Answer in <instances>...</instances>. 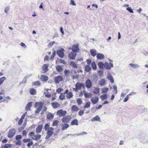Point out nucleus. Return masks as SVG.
<instances>
[{
    "mask_svg": "<svg viewBox=\"0 0 148 148\" xmlns=\"http://www.w3.org/2000/svg\"><path fill=\"white\" fill-rule=\"evenodd\" d=\"M99 92V89L98 88H95L93 91V92L96 94H98Z\"/></svg>",
    "mask_w": 148,
    "mask_h": 148,
    "instance_id": "30",
    "label": "nucleus"
},
{
    "mask_svg": "<svg viewBox=\"0 0 148 148\" xmlns=\"http://www.w3.org/2000/svg\"><path fill=\"white\" fill-rule=\"evenodd\" d=\"M32 102H30L28 103L27 104L25 107L26 110H27L29 109H30V108L32 106Z\"/></svg>",
    "mask_w": 148,
    "mask_h": 148,
    "instance_id": "31",
    "label": "nucleus"
},
{
    "mask_svg": "<svg viewBox=\"0 0 148 148\" xmlns=\"http://www.w3.org/2000/svg\"><path fill=\"white\" fill-rule=\"evenodd\" d=\"M16 132V130L13 128L10 130L8 133V136L9 138H12L15 135Z\"/></svg>",
    "mask_w": 148,
    "mask_h": 148,
    "instance_id": "4",
    "label": "nucleus"
},
{
    "mask_svg": "<svg viewBox=\"0 0 148 148\" xmlns=\"http://www.w3.org/2000/svg\"><path fill=\"white\" fill-rule=\"evenodd\" d=\"M129 97L127 95L126 97L123 100L124 102H127L129 99Z\"/></svg>",
    "mask_w": 148,
    "mask_h": 148,
    "instance_id": "58",
    "label": "nucleus"
},
{
    "mask_svg": "<svg viewBox=\"0 0 148 148\" xmlns=\"http://www.w3.org/2000/svg\"><path fill=\"white\" fill-rule=\"evenodd\" d=\"M71 125H78L77 120L76 119L73 120L71 123Z\"/></svg>",
    "mask_w": 148,
    "mask_h": 148,
    "instance_id": "32",
    "label": "nucleus"
},
{
    "mask_svg": "<svg viewBox=\"0 0 148 148\" xmlns=\"http://www.w3.org/2000/svg\"><path fill=\"white\" fill-rule=\"evenodd\" d=\"M85 97L86 98L91 97L92 96V94L91 93H85L84 95Z\"/></svg>",
    "mask_w": 148,
    "mask_h": 148,
    "instance_id": "35",
    "label": "nucleus"
},
{
    "mask_svg": "<svg viewBox=\"0 0 148 148\" xmlns=\"http://www.w3.org/2000/svg\"><path fill=\"white\" fill-rule=\"evenodd\" d=\"M63 90V89L62 88H58L56 90V92L58 93H60L61 91Z\"/></svg>",
    "mask_w": 148,
    "mask_h": 148,
    "instance_id": "55",
    "label": "nucleus"
},
{
    "mask_svg": "<svg viewBox=\"0 0 148 148\" xmlns=\"http://www.w3.org/2000/svg\"><path fill=\"white\" fill-rule=\"evenodd\" d=\"M84 113V110H80L78 112V114L80 116H82Z\"/></svg>",
    "mask_w": 148,
    "mask_h": 148,
    "instance_id": "56",
    "label": "nucleus"
},
{
    "mask_svg": "<svg viewBox=\"0 0 148 148\" xmlns=\"http://www.w3.org/2000/svg\"><path fill=\"white\" fill-rule=\"evenodd\" d=\"M107 78L108 80L110 81L112 83H113L114 82V80L113 77L111 75H108L107 76Z\"/></svg>",
    "mask_w": 148,
    "mask_h": 148,
    "instance_id": "28",
    "label": "nucleus"
},
{
    "mask_svg": "<svg viewBox=\"0 0 148 148\" xmlns=\"http://www.w3.org/2000/svg\"><path fill=\"white\" fill-rule=\"evenodd\" d=\"M55 43V41H53L50 42L48 45V47H51Z\"/></svg>",
    "mask_w": 148,
    "mask_h": 148,
    "instance_id": "46",
    "label": "nucleus"
},
{
    "mask_svg": "<svg viewBox=\"0 0 148 148\" xmlns=\"http://www.w3.org/2000/svg\"><path fill=\"white\" fill-rule=\"evenodd\" d=\"M106 82L105 80L104 79H101L100 81L99 82V83L100 85L101 86H104Z\"/></svg>",
    "mask_w": 148,
    "mask_h": 148,
    "instance_id": "37",
    "label": "nucleus"
},
{
    "mask_svg": "<svg viewBox=\"0 0 148 148\" xmlns=\"http://www.w3.org/2000/svg\"><path fill=\"white\" fill-rule=\"evenodd\" d=\"M100 118L98 115H97L95 117H93L91 119V121L92 122H93L95 121H100Z\"/></svg>",
    "mask_w": 148,
    "mask_h": 148,
    "instance_id": "22",
    "label": "nucleus"
},
{
    "mask_svg": "<svg viewBox=\"0 0 148 148\" xmlns=\"http://www.w3.org/2000/svg\"><path fill=\"white\" fill-rule=\"evenodd\" d=\"M56 70L59 72H62L63 70V68L60 65H58L56 67Z\"/></svg>",
    "mask_w": 148,
    "mask_h": 148,
    "instance_id": "33",
    "label": "nucleus"
},
{
    "mask_svg": "<svg viewBox=\"0 0 148 148\" xmlns=\"http://www.w3.org/2000/svg\"><path fill=\"white\" fill-rule=\"evenodd\" d=\"M100 98L101 99L102 101H103L104 100L107 99L108 98V96L107 94H104L101 95L100 97Z\"/></svg>",
    "mask_w": 148,
    "mask_h": 148,
    "instance_id": "24",
    "label": "nucleus"
},
{
    "mask_svg": "<svg viewBox=\"0 0 148 148\" xmlns=\"http://www.w3.org/2000/svg\"><path fill=\"white\" fill-rule=\"evenodd\" d=\"M76 56V53L73 51L70 53L68 57L70 59L74 60L75 59Z\"/></svg>",
    "mask_w": 148,
    "mask_h": 148,
    "instance_id": "10",
    "label": "nucleus"
},
{
    "mask_svg": "<svg viewBox=\"0 0 148 148\" xmlns=\"http://www.w3.org/2000/svg\"><path fill=\"white\" fill-rule=\"evenodd\" d=\"M129 65L130 67L134 69H138L140 67L139 64H137L130 63Z\"/></svg>",
    "mask_w": 148,
    "mask_h": 148,
    "instance_id": "11",
    "label": "nucleus"
},
{
    "mask_svg": "<svg viewBox=\"0 0 148 148\" xmlns=\"http://www.w3.org/2000/svg\"><path fill=\"white\" fill-rule=\"evenodd\" d=\"M126 9L129 12H130L131 13H133V11L132 9V8L131 7H127L126 8Z\"/></svg>",
    "mask_w": 148,
    "mask_h": 148,
    "instance_id": "52",
    "label": "nucleus"
},
{
    "mask_svg": "<svg viewBox=\"0 0 148 148\" xmlns=\"http://www.w3.org/2000/svg\"><path fill=\"white\" fill-rule=\"evenodd\" d=\"M64 51L63 49L58 50L57 51V54L60 57L62 58L64 56Z\"/></svg>",
    "mask_w": 148,
    "mask_h": 148,
    "instance_id": "6",
    "label": "nucleus"
},
{
    "mask_svg": "<svg viewBox=\"0 0 148 148\" xmlns=\"http://www.w3.org/2000/svg\"><path fill=\"white\" fill-rule=\"evenodd\" d=\"M87 63L88 65H90L91 63V61L90 59H87L86 60Z\"/></svg>",
    "mask_w": 148,
    "mask_h": 148,
    "instance_id": "64",
    "label": "nucleus"
},
{
    "mask_svg": "<svg viewBox=\"0 0 148 148\" xmlns=\"http://www.w3.org/2000/svg\"><path fill=\"white\" fill-rule=\"evenodd\" d=\"M70 4L73 5H76L74 0H71Z\"/></svg>",
    "mask_w": 148,
    "mask_h": 148,
    "instance_id": "59",
    "label": "nucleus"
},
{
    "mask_svg": "<svg viewBox=\"0 0 148 148\" xmlns=\"http://www.w3.org/2000/svg\"><path fill=\"white\" fill-rule=\"evenodd\" d=\"M9 9L10 8L9 7H6L5 9L4 12H5L7 13V12L9 10Z\"/></svg>",
    "mask_w": 148,
    "mask_h": 148,
    "instance_id": "57",
    "label": "nucleus"
},
{
    "mask_svg": "<svg viewBox=\"0 0 148 148\" xmlns=\"http://www.w3.org/2000/svg\"><path fill=\"white\" fill-rule=\"evenodd\" d=\"M22 141L21 140H19L17 141L15 144L16 145L21 146Z\"/></svg>",
    "mask_w": 148,
    "mask_h": 148,
    "instance_id": "54",
    "label": "nucleus"
},
{
    "mask_svg": "<svg viewBox=\"0 0 148 148\" xmlns=\"http://www.w3.org/2000/svg\"><path fill=\"white\" fill-rule=\"evenodd\" d=\"M22 137V136L21 135H17V136H16V139L17 140H19V139H21V138Z\"/></svg>",
    "mask_w": 148,
    "mask_h": 148,
    "instance_id": "50",
    "label": "nucleus"
},
{
    "mask_svg": "<svg viewBox=\"0 0 148 148\" xmlns=\"http://www.w3.org/2000/svg\"><path fill=\"white\" fill-rule=\"evenodd\" d=\"M92 85L91 81L90 80H87L86 82V86L87 88H90Z\"/></svg>",
    "mask_w": 148,
    "mask_h": 148,
    "instance_id": "17",
    "label": "nucleus"
},
{
    "mask_svg": "<svg viewBox=\"0 0 148 148\" xmlns=\"http://www.w3.org/2000/svg\"><path fill=\"white\" fill-rule=\"evenodd\" d=\"M75 89L77 91L78 90H80L81 89L82 87L84 86V85L82 83H81L79 82H77L75 84Z\"/></svg>",
    "mask_w": 148,
    "mask_h": 148,
    "instance_id": "9",
    "label": "nucleus"
},
{
    "mask_svg": "<svg viewBox=\"0 0 148 148\" xmlns=\"http://www.w3.org/2000/svg\"><path fill=\"white\" fill-rule=\"evenodd\" d=\"M43 103L41 102H36L34 105L35 108H37V109L35 111L36 113H39L43 108Z\"/></svg>",
    "mask_w": 148,
    "mask_h": 148,
    "instance_id": "1",
    "label": "nucleus"
},
{
    "mask_svg": "<svg viewBox=\"0 0 148 148\" xmlns=\"http://www.w3.org/2000/svg\"><path fill=\"white\" fill-rule=\"evenodd\" d=\"M97 58L99 60H102L104 59V55L101 53H98L97 55Z\"/></svg>",
    "mask_w": 148,
    "mask_h": 148,
    "instance_id": "20",
    "label": "nucleus"
},
{
    "mask_svg": "<svg viewBox=\"0 0 148 148\" xmlns=\"http://www.w3.org/2000/svg\"><path fill=\"white\" fill-rule=\"evenodd\" d=\"M108 88H103L101 90V92L103 94L106 93L108 92Z\"/></svg>",
    "mask_w": 148,
    "mask_h": 148,
    "instance_id": "39",
    "label": "nucleus"
},
{
    "mask_svg": "<svg viewBox=\"0 0 148 148\" xmlns=\"http://www.w3.org/2000/svg\"><path fill=\"white\" fill-rule=\"evenodd\" d=\"M49 65L48 64H44L43 66L42 69L44 71V73H45L47 72L49 70L48 67Z\"/></svg>",
    "mask_w": 148,
    "mask_h": 148,
    "instance_id": "19",
    "label": "nucleus"
},
{
    "mask_svg": "<svg viewBox=\"0 0 148 148\" xmlns=\"http://www.w3.org/2000/svg\"><path fill=\"white\" fill-rule=\"evenodd\" d=\"M136 94V93L134 92H132L131 93H130L129 94L127 95L129 97L131 95H133Z\"/></svg>",
    "mask_w": 148,
    "mask_h": 148,
    "instance_id": "63",
    "label": "nucleus"
},
{
    "mask_svg": "<svg viewBox=\"0 0 148 148\" xmlns=\"http://www.w3.org/2000/svg\"><path fill=\"white\" fill-rule=\"evenodd\" d=\"M29 92L32 95H35L36 94V90L35 89L32 88L30 89Z\"/></svg>",
    "mask_w": 148,
    "mask_h": 148,
    "instance_id": "25",
    "label": "nucleus"
},
{
    "mask_svg": "<svg viewBox=\"0 0 148 148\" xmlns=\"http://www.w3.org/2000/svg\"><path fill=\"white\" fill-rule=\"evenodd\" d=\"M70 65L74 68L77 67V64L75 62L72 61L70 62Z\"/></svg>",
    "mask_w": 148,
    "mask_h": 148,
    "instance_id": "40",
    "label": "nucleus"
},
{
    "mask_svg": "<svg viewBox=\"0 0 148 148\" xmlns=\"http://www.w3.org/2000/svg\"><path fill=\"white\" fill-rule=\"evenodd\" d=\"M50 127H49V125L48 123H47L46 124L44 128L45 130H48V129Z\"/></svg>",
    "mask_w": 148,
    "mask_h": 148,
    "instance_id": "47",
    "label": "nucleus"
},
{
    "mask_svg": "<svg viewBox=\"0 0 148 148\" xmlns=\"http://www.w3.org/2000/svg\"><path fill=\"white\" fill-rule=\"evenodd\" d=\"M90 53L91 55L93 57L95 56L96 55H97V51L96 50L94 49H92L90 50Z\"/></svg>",
    "mask_w": 148,
    "mask_h": 148,
    "instance_id": "21",
    "label": "nucleus"
},
{
    "mask_svg": "<svg viewBox=\"0 0 148 148\" xmlns=\"http://www.w3.org/2000/svg\"><path fill=\"white\" fill-rule=\"evenodd\" d=\"M91 69V67L88 65L86 66L85 67V71L89 72Z\"/></svg>",
    "mask_w": 148,
    "mask_h": 148,
    "instance_id": "36",
    "label": "nucleus"
},
{
    "mask_svg": "<svg viewBox=\"0 0 148 148\" xmlns=\"http://www.w3.org/2000/svg\"><path fill=\"white\" fill-rule=\"evenodd\" d=\"M113 88H114V93L115 94H116L117 93V87L116 86H113Z\"/></svg>",
    "mask_w": 148,
    "mask_h": 148,
    "instance_id": "48",
    "label": "nucleus"
},
{
    "mask_svg": "<svg viewBox=\"0 0 148 148\" xmlns=\"http://www.w3.org/2000/svg\"><path fill=\"white\" fill-rule=\"evenodd\" d=\"M54 130V129L52 127H50L49 128L46 133L47 135L45 138L46 139H48L53 134V130Z\"/></svg>",
    "mask_w": 148,
    "mask_h": 148,
    "instance_id": "3",
    "label": "nucleus"
},
{
    "mask_svg": "<svg viewBox=\"0 0 148 148\" xmlns=\"http://www.w3.org/2000/svg\"><path fill=\"white\" fill-rule=\"evenodd\" d=\"M56 54V51L54 50V51H53V53L52 55V56H51L50 58L51 60H53V59H54V58Z\"/></svg>",
    "mask_w": 148,
    "mask_h": 148,
    "instance_id": "43",
    "label": "nucleus"
},
{
    "mask_svg": "<svg viewBox=\"0 0 148 148\" xmlns=\"http://www.w3.org/2000/svg\"><path fill=\"white\" fill-rule=\"evenodd\" d=\"M41 137V136L40 135L37 134L34 135V137H32V138L34 140H38L40 139Z\"/></svg>",
    "mask_w": 148,
    "mask_h": 148,
    "instance_id": "26",
    "label": "nucleus"
},
{
    "mask_svg": "<svg viewBox=\"0 0 148 148\" xmlns=\"http://www.w3.org/2000/svg\"><path fill=\"white\" fill-rule=\"evenodd\" d=\"M47 118L49 120L52 119L54 117V115L52 113L48 112L47 114Z\"/></svg>",
    "mask_w": 148,
    "mask_h": 148,
    "instance_id": "18",
    "label": "nucleus"
},
{
    "mask_svg": "<svg viewBox=\"0 0 148 148\" xmlns=\"http://www.w3.org/2000/svg\"><path fill=\"white\" fill-rule=\"evenodd\" d=\"M38 77L41 81H47L48 79V78L47 76L42 75H39L38 76Z\"/></svg>",
    "mask_w": 148,
    "mask_h": 148,
    "instance_id": "8",
    "label": "nucleus"
},
{
    "mask_svg": "<svg viewBox=\"0 0 148 148\" xmlns=\"http://www.w3.org/2000/svg\"><path fill=\"white\" fill-rule=\"evenodd\" d=\"M42 127V125H40L38 126L36 129V132L37 133H39L41 132Z\"/></svg>",
    "mask_w": 148,
    "mask_h": 148,
    "instance_id": "16",
    "label": "nucleus"
},
{
    "mask_svg": "<svg viewBox=\"0 0 148 148\" xmlns=\"http://www.w3.org/2000/svg\"><path fill=\"white\" fill-rule=\"evenodd\" d=\"M71 109L73 111H77L79 110V108L76 106L73 105L71 107Z\"/></svg>",
    "mask_w": 148,
    "mask_h": 148,
    "instance_id": "34",
    "label": "nucleus"
},
{
    "mask_svg": "<svg viewBox=\"0 0 148 148\" xmlns=\"http://www.w3.org/2000/svg\"><path fill=\"white\" fill-rule=\"evenodd\" d=\"M51 104L54 108H56L60 106V104L57 102L52 103H51Z\"/></svg>",
    "mask_w": 148,
    "mask_h": 148,
    "instance_id": "29",
    "label": "nucleus"
},
{
    "mask_svg": "<svg viewBox=\"0 0 148 148\" xmlns=\"http://www.w3.org/2000/svg\"><path fill=\"white\" fill-rule=\"evenodd\" d=\"M98 66L100 69V70L98 71V73L99 74H103L104 70V63L102 62H99L98 64Z\"/></svg>",
    "mask_w": 148,
    "mask_h": 148,
    "instance_id": "2",
    "label": "nucleus"
},
{
    "mask_svg": "<svg viewBox=\"0 0 148 148\" xmlns=\"http://www.w3.org/2000/svg\"><path fill=\"white\" fill-rule=\"evenodd\" d=\"M73 96V94L71 92H69L68 94H67L66 95V97L68 99H70Z\"/></svg>",
    "mask_w": 148,
    "mask_h": 148,
    "instance_id": "41",
    "label": "nucleus"
},
{
    "mask_svg": "<svg viewBox=\"0 0 148 148\" xmlns=\"http://www.w3.org/2000/svg\"><path fill=\"white\" fill-rule=\"evenodd\" d=\"M23 121V120L20 119L18 122V124L19 125H21L22 124Z\"/></svg>",
    "mask_w": 148,
    "mask_h": 148,
    "instance_id": "62",
    "label": "nucleus"
},
{
    "mask_svg": "<svg viewBox=\"0 0 148 148\" xmlns=\"http://www.w3.org/2000/svg\"><path fill=\"white\" fill-rule=\"evenodd\" d=\"M65 97V95L63 93H61L60 95L59 96V99L60 100H62L64 99Z\"/></svg>",
    "mask_w": 148,
    "mask_h": 148,
    "instance_id": "42",
    "label": "nucleus"
},
{
    "mask_svg": "<svg viewBox=\"0 0 148 148\" xmlns=\"http://www.w3.org/2000/svg\"><path fill=\"white\" fill-rule=\"evenodd\" d=\"M66 114V111H63L62 109L58 110L57 112V114L60 116H64Z\"/></svg>",
    "mask_w": 148,
    "mask_h": 148,
    "instance_id": "7",
    "label": "nucleus"
},
{
    "mask_svg": "<svg viewBox=\"0 0 148 148\" xmlns=\"http://www.w3.org/2000/svg\"><path fill=\"white\" fill-rule=\"evenodd\" d=\"M62 80V77L61 75L56 77L55 78V82L56 83L58 84L60 81Z\"/></svg>",
    "mask_w": 148,
    "mask_h": 148,
    "instance_id": "13",
    "label": "nucleus"
},
{
    "mask_svg": "<svg viewBox=\"0 0 148 148\" xmlns=\"http://www.w3.org/2000/svg\"><path fill=\"white\" fill-rule=\"evenodd\" d=\"M90 103L88 102L86 103V105L84 106V108H89L90 106Z\"/></svg>",
    "mask_w": 148,
    "mask_h": 148,
    "instance_id": "44",
    "label": "nucleus"
},
{
    "mask_svg": "<svg viewBox=\"0 0 148 148\" xmlns=\"http://www.w3.org/2000/svg\"><path fill=\"white\" fill-rule=\"evenodd\" d=\"M59 122V121L57 120H55L54 121L52 124V126H57Z\"/></svg>",
    "mask_w": 148,
    "mask_h": 148,
    "instance_id": "45",
    "label": "nucleus"
},
{
    "mask_svg": "<svg viewBox=\"0 0 148 148\" xmlns=\"http://www.w3.org/2000/svg\"><path fill=\"white\" fill-rule=\"evenodd\" d=\"M92 68L94 70H96L97 68V66L95 63L94 62H92L91 64Z\"/></svg>",
    "mask_w": 148,
    "mask_h": 148,
    "instance_id": "38",
    "label": "nucleus"
},
{
    "mask_svg": "<svg viewBox=\"0 0 148 148\" xmlns=\"http://www.w3.org/2000/svg\"><path fill=\"white\" fill-rule=\"evenodd\" d=\"M5 79V77H3L0 78V85L3 82V81Z\"/></svg>",
    "mask_w": 148,
    "mask_h": 148,
    "instance_id": "49",
    "label": "nucleus"
},
{
    "mask_svg": "<svg viewBox=\"0 0 148 148\" xmlns=\"http://www.w3.org/2000/svg\"><path fill=\"white\" fill-rule=\"evenodd\" d=\"M41 83L38 81L33 82L32 83V85L33 86H39L41 85Z\"/></svg>",
    "mask_w": 148,
    "mask_h": 148,
    "instance_id": "23",
    "label": "nucleus"
},
{
    "mask_svg": "<svg viewBox=\"0 0 148 148\" xmlns=\"http://www.w3.org/2000/svg\"><path fill=\"white\" fill-rule=\"evenodd\" d=\"M62 130H66L67 128H68L69 127V125L68 124L65 123L62 124Z\"/></svg>",
    "mask_w": 148,
    "mask_h": 148,
    "instance_id": "27",
    "label": "nucleus"
},
{
    "mask_svg": "<svg viewBox=\"0 0 148 148\" xmlns=\"http://www.w3.org/2000/svg\"><path fill=\"white\" fill-rule=\"evenodd\" d=\"M77 103L78 105H80L82 103V101L81 99H78L77 100Z\"/></svg>",
    "mask_w": 148,
    "mask_h": 148,
    "instance_id": "53",
    "label": "nucleus"
},
{
    "mask_svg": "<svg viewBox=\"0 0 148 148\" xmlns=\"http://www.w3.org/2000/svg\"><path fill=\"white\" fill-rule=\"evenodd\" d=\"M78 46L79 45L77 44V45H73L71 49L73 52L75 53L77 52L79 50Z\"/></svg>",
    "mask_w": 148,
    "mask_h": 148,
    "instance_id": "12",
    "label": "nucleus"
},
{
    "mask_svg": "<svg viewBox=\"0 0 148 148\" xmlns=\"http://www.w3.org/2000/svg\"><path fill=\"white\" fill-rule=\"evenodd\" d=\"M113 67V63H108L107 62H105L104 63V68L107 70H110L111 68Z\"/></svg>",
    "mask_w": 148,
    "mask_h": 148,
    "instance_id": "5",
    "label": "nucleus"
},
{
    "mask_svg": "<svg viewBox=\"0 0 148 148\" xmlns=\"http://www.w3.org/2000/svg\"><path fill=\"white\" fill-rule=\"evenodd\" d=\"M33 144V143L32 141H31L29 143L27 144V146L28 147H30Z\"/></svg>",
    "mask_w": 148,
    "mask_h": 148,
    "instance_id": "61",
    "label": "nucleus"
},
{
    "mask_svg": "<svg viewBox=\"0 0 148 148\" xmlns=\"http://www.w3.org/2000/svg\"><path fill=\"white\" fill-rule=\"evenodd\" d=\"M99 101V98L96 97H93L91 99V101L92 103L93 104L97 103Z\"/></svg>",
    "mask_w": 148,
    "mask_h": 148,
    "instance_id": "14",
    "label": "nucleus"
},
{
    "mask_svg": "<svg viewBox=\"0 0 148 148\" xmlns=\"http://www.w3.org/2000/svg\"><path fill=\"white\" fill-rule=\"evenodd\" d=\"M70 120V118L68 116H64L62 119V121L63 123H68L69 122Z\"/></svg>",
    "mask_w": 148,
    "mask_h": 148,
    "instance_id": "15",
    "label": "nucleus"
},
{
    "mask_svg": "<svg viewBox=\"0 0 148 148\" xmlns=\"http://www.w3.org/2000/svg\"><path fill=\"white\" fill-rule=\"evenodd\" d=\"M34 135H35L34 132H30L28 135V136L29 137H32V138L33 136L34 137Z\"/></svg>",
    "mask_w": 148,
    "mask_h": 148,
    "instance_id": "51",
    "label": "nucleus"
},
{
    "mask_svg": "<svg viewBox=\"0 0 148 148\" xmlns=\"http://www.w3.org/2000/svg\"><path fill=\"white\" fill-rule=\"evenodd\" d=\"M30 141V139H24L23 140V141L24 143H27L28 142H29Z\"/></svg>",
    "mask_w": 148,
    "mask_h": 148,
    "instance_id": "60",
    "label": "nucleus"
}]
</instances>
